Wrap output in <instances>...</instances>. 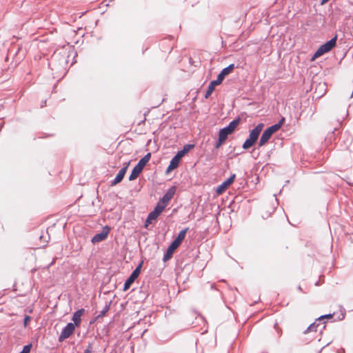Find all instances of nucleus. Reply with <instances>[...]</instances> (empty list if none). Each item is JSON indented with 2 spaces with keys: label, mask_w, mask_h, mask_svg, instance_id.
<instances>
[{
  "label": "nucleus",
  "mask_w": 353,
  "mask_h": 353,
  "mask_svg": "<svg viewBox=\"0 0 353 353\" xmlns=\"http://www.w3.org/2000/svg\"><path fill=\"white\" fill-rule=\"evenodd\" d=\"M188 230V228H186L179 232L176 238L172 241V243L168 247L165 254H164L163 258V261H168L172 256L174 251L180 245L181 242L184 240Z\"/></svg>",
  "instance_id": "f257e3e1"
},
{
  "label": "nucleus",
  "mask_w": 353,
  "mask_h": 353,
  "mask_svg": "<svg viewBox=\"0 0 353 353\" xmlns=\"http://www.w3.org/2000/svg\"><path fill=\"white\" fill-rule=\"evenodd\" d=\"M263 127V123H259L254 129L250 132L249 138L245 140L242 145L243 149L247 150L254 145V144L257 141Z\"/></svg>",
  "instance_id": "f03ea898"
},
{
  "label": "nucleus",
  "mask_w": 353,
  "mask_h": 353,
  "mask_svg": "<svg viewBox=\"0 0 353 353\" xmlns=\"http://www.w3.org/2000/svg\"><path fill=\"white\" fill-rule=\"evenodd\" d=\"M150 157L151 154L148 153L139 160L138 163L132 169V171L129 176L130 181H133L139 176V175L142 172L143 169L144 168L147 163L150 161Z\"/></svg>",
  "instance_id": "7ed1b4c3"
},
{
  "label": "nucleus",
  "mask_w": 353,
  "mask_h": 353,
  "mask_svg": "<svg viewBox=\"0 0 353 353\" xmlns=\"http://www.w3.org/2000/svg\"><path fill=\"white\" fill-rule=\"evenodd\" d=\"M336 39L337 36H335L325 43L321 45L312 56V61L330 51L336 46Z\"/></svg>",
  "instance_id": "20e7f679"
},
{
  "label": "nucleus",
  "mask_w": 353,
  "mask_h": 353,
  "mask_svg": "<svg viewBox=\"0 0 353 353\" xmlns=\"http://www.w3.org/2000/svg\"><path fill=\"white\" fill-rule=\"evenodd\" d=\"M279 130V125H273L268 128L262 134L259 142V147L263 146L268 142L272 134Z\"/></svg>",
  "instance_id": "39448f33"
},
{
  "label": "nucleus",
  "mask_w": 353,
  "mask_h": 353,
  "mask_svg": "<svg viewBox=\"0 0 353 353\" xmlns=\"http://www.w3.org/2000/svg\"><path fill=\"white\" fill-rule=\"evenodd\" d=\"M176 192V187L172 186L169 188L163 196L159 200L157 205L161 206L163 209H165L168 205L170 201L172 199Z\"/></svg>",
  "instance_id": "423d86ee"
},
{
  "label": "nucleus",
  "mask_w": 353,
  "mask_h": 353,
  "mask_svg": "<svg viewBox=\"0 0 353 353\" xmlns=\"http://www.w3.org/2000/svg\"><path fill=\"white\" fill-rule=\"evenodd\" d=\"M75 326L72 323H68L65 327H63L62 330L59 336V341L62 342L65 339L69 338L74 332Z\"/></svg>",
  "instance_id": "0eeeda50"
},
{
  "label": "nucleus",
  "mask_w": 353,
  "mask_h": 353,
  "mask_svg": "<svg viewBox=\"0 0 353 353\" xmlns=\"http://www.w3.org/2000/svg\"><path fill=\"white\" fill-rule=\"evenodd\" d=\"M142 266V263H140L135 270L132 272L131 275L128 277V279L125 281L123 286V290L126 291L128 290L130 287V285L132 284V283L134 281V280L139 276L141 268Z\"/></svg>",
  "instance_id": "6e6552de"
},
{
  "label": "nucleus",
  "mask_w": 353,
  "mask_h": 353,
  "mask_svg": "<svg viewBox=\"0 0 353 353\" xmlns=\"http://www.w3.org/2000/svg\"><path fill=\"white\" fill-rule=\"evenodd\" d=\"M110 230V227H108V225L104 226L101 232L95 234L92 238V242L93 243H97L104 241L108 237Z\"/></svg>",
  "instance_id": "1a4fd4ad"
},
{
  "label": "nucleus",
  "mask_w": 353,
  "mask_h": 353,
  "mask_svg": "<svg viewBox=\"0 0 353 353\" xmlns=\"http://www.w3.org/2000/svg\"><path fill=\"white\" fill-rule=\"evenodd\" d=\"M163 210L164 209H163L161 206L157 205L154 210L149 213L145 221V226H147L148 224H151L153 221L156 220Z\"/></svg>",
  "instance_id": "9d476101"
},
{
  "label": "nucleus",
  "mask_w": 353,
  "mask_h": 353,
  "mask_svg": "<svg viewBox=\"0 0 353 353\" xmlns=\"http://www.w3.org/2000/svg\"><path fill=\"white\" fill-rule=\"evenodd\" d=\"M235 177L236 175L234 174L230 176L225 181L219 185L216 189V193L218 194H222L225 190V189L234 182Z\"/></svg>",
  "instance_id": "9b49d317"
},
{
  "label": "nucleus",
  "mask_w": 353,
  "mask_h": 353,
  "mask_svg": "<svg viewBox=\"0 0 353 353\" xmlns=\"http://www.w3.org/2000/svg\"><path fill=\"white\" fill-rule=\"evenodd\" d=\"M128 164L126 166L122 168L119 170V172L117 174V176L114 178V179L111 182V186L116 185L117 184H118L119 183H120L123 180L124 176H125V174L126 173V171H127V169H128Z\"/></svg>",
  "instance_id": "f8f14e48"
},
{
  "label": "nucleus",
  "mask_w": 353,
  "mask_h": 353,
  "mask_svg": "<svg viewBox=\"0 0 353 353\" xmlns=\"http://www.w3.org/2000/svg\"><path fill=\"white\" fill-rule=\"evenodd\" d=\"M181 157H179L177 154H176L170 161L168 167L167 168L166 172L168 173L176 168L179 166Z\"/></svg>",
  "instance_id": "ddd939ff"
},
{
  "label": "nucleus",
  "mask_w": 353,
  "mask_h": 353,
  "mask_svg": "<svg viewBox=\"0 0 353 353\" xmlns=\"http://www.w3.org/2000/svg\"><path fill=\"white\" fill-rule=\"evenodd\" d=\"M84 309L81 308L76 311L72 315V321H74V326H79L81 323V317L84 313Z\"/></svg>",
  "instance_id": "4468645a"
},
{
  "label": "nucleus",
  "mask_w": 353,
  "mask_h": 353,
  "mask_svg": "<svg viewBox=\"0 0 353 353\" xmlns=\"http://www.w3.org/2000/svg\"><path fill=\"white\" fill-rule=\"evenodd\" d=\"M218 85L215 81H212L208 87V89H207V91L205 92V99H208L210 97V96L212 94V93L214 92V89H215V87Z\"/></svg>",
  "instance_id": "2eb2a0df"
},
{
  "label": "nucleus",
  "mask_w": 353,
  "mask_h": 353,
  "mask_svg": "<svg viewBox=\"0 0 353 353\" xmlns=\"http://www.w3.org/2000/svg\"><path fill=\"white\" fill-rule=\"evenodd\" d=\"M232 133V132H230L229 128H227L225 127V128H223L220 130L219 133V137L220 138L224 139V141H225L227 139L228 135L231 134Z\"/></svg>",
  "instance_id": "dca6fc26"
},
{
  "label": "nucleus",
  "mask_w": 353,
  "mask_h": 353,
  "mask_svg": "<svg viewBox=\"0 0 353 353\" xmlns=\"http://www.w3.org/2000/svg\"><path fill=\"white\" fill-rule=\"evenodd\" d=\"M240 121H241L240 118H236V119H234L233 121H232L229 123V125L228 126H226V128H229L230 132H232L233 133L234 131L235 130L236 128L237 127V125L239 124Z\"/></svg>",
  "instance_id": "f3484780"
},
{
  "label": "nucleus",
  "mask_w": 353,
  "mask_h": 353,
  "mask_svg": "<svg viewBox=\"0 0 353 353\" xmlns=\"http://www.w3.org/2000/svg\"><path fill=\"white\" fill-rule=\"evenodd\" d=\"M193 148H194V145L187 144L183 147V150L178 152L176 154L179 157L182 158L186 153H188L190 150V149H192Z\"/></svg>",
  "instance_id": "a211bd4d"
},
{
  "label": "nucleus",
  "mask_w": 353,
  "mask_h": 353,
  "mask_svg": "<svg viewBox=\"0 0 353 353\" xmlns=\"http://www.w3.org/2000/svg\"><path fill=\"white\" fill-rule=\"evenodd\" d=\"M320 325V323H317L316 321L312 323L307 330L304 332L305 334L310 332H316L317 327Z\"/></svg>",
  "instance_id": "6ab92c4d"
},
{
  "label": "nucleus",
  "mask_w": 353,
  "mask_h": 353,
  "mask_svg": "<svg viewBox=\"0 0 353 353\" xmlns=\"http://www.w3.org/2000/svg\"><path fill=\"white\" fill-rule=\"evenodd\" d=\"M234 68V64L232 63V64L229 65L228 67L223 68L221 70V72L225 76H227L233 70Z\"/></svg>",
  "instance_id": "aec40b11"
},
{
  "label": "nucleus",
  "mask_w": 353,
  "mask_h": 353,
  "mask_svg": "<svg viewBox=\"0 0 353 353\" xmlns=\"http://www.w3.org/2000/svg\"><path fill=\"white\" fill-rule=\"evenodd\" d=\"M225 75L221 72L219 75L217 76V78L216 80H214V81H215V83L217 84V85H219L221 83V82L223 81L224 78H225Z\"/></svg>",
  "instance_id": "412c9836"
},
{
  "label": "nucleus",
  "mask_w": 353,
  "mask_h": 353,
  "mask_svg": "<svg viewBox=\"0 0 353 353\" xmlns=\"http://www.w3.org/2000/svg\"><path fill=\"white\" fill-rule=\"evenodd\" d=\"M31 347H32L31 344L26 345L23 347L22 351L19 353H30Z\"/></svg>",
  "instance_id": "4be33fe9"
},
{
  "label": "nucleus",
  "mask_w": 353,
  "mask_h": 353,
  "mask_svg": "<svg viewBox=\"0 0 353 353\" xmlns=\"http://www.w3.org/2000/svg\"><path fill=\"white\" fill-rule=\"evenodd\" d=\"M332 317V314H325V315H323V316H321L320 317H319L317 319H316V321H319L321 322L322 320H323L324 319L327 318V319H330Z\"/></svg>",
  "instance_id": "5701e85b"
},
{
  "label": "nucleus",
  "mask_w": 353,
  "mask_h": 353,
  "mask_svg": "<svg viewBox=\"0 0 353 353\" xmlns=\"http://www.w3.org/2000/svg\"><path fill=\"white\" fill-rule=\"evenodd\" d=\"M224 142H225L224 139H223L219 137L218 141L216 142V145H215L216 148H219Z\"/></svg>",
  "instance_id": "b1692460"
},
{
  "label": "nucleus",
  "mask_w": 353,
  "mask_h": 353,
  "mask_svg": "<svg viewBox=\"0 0 353 353\" xmlns=\"http://www.w3.org/2000/svg\"><path fill=\"white\" fill-rule=\"evenodd\" d=\"M92 346L91 344H89L86 350L84 351L83 353H92Z\"/></svg>",
  "instance_id": "393cba45"
},
{
  "label": "nucleus",
  "mask_w": 353,
  "mask_h": 353,
  "mask_svg": "<svg viewBox=\"0 0 353 353\" xmlns=\"http://www.w3.org/2000/svg\"><path fill=\"white\" fill-rule=\"evenodd\" d=\"M30 321V317L29 316H26L24 318V325L26 326L28 323Z\"/></svg>",
  "instance_id": "a878e982"
},
{
  "label": "nucleus",
  "mask_w": 353,
  "mask_h": 353,
  "mask_svg": "<svg viewBox=\"0 0 353 353\" xmlns=\"http://www.w3.org/2000/svg\"><path fill=\"white\" fill-rule=\"evenodd\" d=\"M284 121H285V119H284V118H282V119L279 121V123H276L275 125H279V129H280V128H281V125H282V124L283 123Z\"/></svg>",
  "instance_id": "bb28decb"
},
{
  "label": "nucleus",
  "mask_w": 353,
  "mask_h": 353,
  "mask_svg": "<svg viewBox=\"0 0 353 353\" xmlns=\"http://www.w3.org/2000/svg\"><path fill=\"white\" fill-rule=\"evenodd\" d=\"M108 309L109 306H105V307L101 312V315H104Z\"/></svg>",
  "instance_id": "cd10ccee"
},
{
  "label": "nucleus",
  "mask_w": 353,
  "mask_h": 353,
  "mask_svg": "<svg viewBox=\"0 0 353 353\" xmlns=\"http://www.w3.org/2000/svg\"><path fill=\"white\" fill-rule=\"evenodd\" d=\"M329 0H322L321 1V4H324L326 2H327Z\"/></svg>",
  "instance_id": "c85d7f7f"
}]
</instances>
